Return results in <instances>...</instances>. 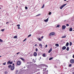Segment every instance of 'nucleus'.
<instances>
[{
	"instance_id": "f257e3e1",
	"label": "nucleus",
	"mask_w": 74,
	"mask_h": 74,
	"mask_svg": "<svg viewBox=\"0 0 74 74\" xmlns=\"http://www.w3.org/2000/svg\"><path fill=\"white\" fill-rule=\"evenodd\" d=\"M66 5H67L66 3L64 4L61 5V6L60 7V9H61V10H62V9H63V7H64Z\"/></svg>"
},
{
	"instance_id": "f03ea898",
	"label": "nucleus",
	"mask_w": 74,
	"mask_h": 74,
	"mask_svg": "<svg viewBox=\"0 0 74 74\" xmlns=\"http://www.w3.org/2000/svg\"><path fill=\"white\" fill-rule=\"evenodd\" d=\"M21 62L20 61H17V65H21Z\"/></svg>"
},
{
	"instance_id": "7ed1b4c3",
	"label": "nucleus",
	"mask_w": 74,
	"mask_h": 74,
	"mask_svg": "<svg viewBox=\"0 0 74 74\" xmlns=\"http://www.w3.org/2000/svg\"><path fill=\"white\" fill-rule=\"evenodd\" d=\"M55 34V33L54 32H51L49 34V36H54Z\"/></svg>"
},
{
	"instance_id": "20e7f679",
	"label": "nucleus",
	"mask_w": 74,
	"mask_h": 74,
	"mask_svg": "<svg viewBox=\"0 0 74 74\" xmlns=\"http://www.w3.org/2000/svg\"><path fill=\"white\" fill-rule=\"evenodd\" d=\"M13 62H10V60H9L8 61V62L7 63V64H12Z\"/></svg>"
},
{
	"instance_id": "39448f33",
	"label": "nucleus",
	"mask_w": 74,
	"mask_h": 74,
	"mask_svg": "<svg viewBox=\"0 0 74 74\" xmlns=\"http://www.w3.org/2000/svg\"><path fill=\"white\" fill-rule=\"evenodd\" d=\"M41 66H42V67H48V66L47 65L45 64H42L41 65H40Z\"/></svg>"
},
{
	"instance_id": "423d86ee",
	"label": "nucleus",
	"mask_w": 74,
	"mask_h": 74,
	"mask_svg": "<svg viewBox=\"0 0 74 74\" xmlns=\"http://www.w3.org/2000/svg\"><path fill=\"white\" fill-rule=\"evenodd\" d=\"M70 62L71 63H74V59L71 60Z\"/></svg>"
},
{
	"instance_id": "0eeeda50",
	"label": "nucleus",
	"mask_w": 74,
	"mask_h": 74,
	"mask_svg": "<svg viewBox=\"0 0 74 74\" xmlns=\"http://www.w3.org/2000/svg\"><path fill=\"white\" fill-rule=\"evenodd\" d=\"M66 26L64 25H63L62 26V29H66Z\"/></svg>"
},
{
	"instance_id": "6e6552de",
	"label": "nucleus",
	"mask_w": 74,
	"mask_h": 74,
	"mask_svg": "<svg viewBox=\"0 0 74 74\" xmlns=\"http://www.w3.org/2000/svg\"><path fill=\"white\" fill-rule=\"evenodd\" d=\"M37 52H34V56H37Z\"/></svg>"
},
{
	"instance_id": "1a4fd4ad",
	"label": "nucleus",
	"mask_w": 74,
	"mask_h": 74,
	"mask_svg": "<svg viewBox=\"0 0 74 74\" xmlns=\"http://www.w3.org/2000/svg\"><path fill=\"white\" fill-rule=\"evenodd\" d=\"M14 66H12L11 67V69L12 70H13L14 69Z\"/></svg>"
},
{
	"instance_id": "9d476101",
	"label": "nucleus",
	"mask_w": 74,
	"mask_h": 74,
	"mask_svg": "<svg viewBox=\"0 0 74 74\" xmlns=\"http://www.w3.org/2000/svg\"><path fill=\"white\" fill-rule=\"evenodd\" d=\"M66 49V46H64L62 48V49L63 50H64Z\"/></svg>"
},
{
	"instance_id": "9b49d317",
	"label": "nucleus",
	"mask_w": 74,
	"mask_h": 74,
	"mask_svg": "<svg viewBox=\"0 0 74 74\" xmlns=\"http://www.w3.org/2000/svg\"><path fill=\"white\" fill-rule=\"evenodd\" d=\"M39 47H40V48H41L42 47V45L41 44H40L39 45Z\"/></svg>"
},
{
	"instance_id": "f8f14e48",
	"label": "nucleus",
	"mask_w": 74,
	"mask_h": 74,
	"mask_svg": "<svg viewBox=\"0 0 74 74\" xmlns=\"http://www.w3.org/2000/svg\"><path fill=\"white\" fill-rule=\"evenodd\" d=\"M52 48H50L48 51L49 53H50V52H51L52 51Z\"/></svg>"
},
{
	"instance_id": "ddd939ff",
	"label": "nucleus",
	"mask_w": 74,
	"mask_h": 74,
	"mask_svg": "<svg viewBox=\"0 0 74 74\" xmlns=\"http://www.w3.org/2000/svg\"><path fill=\"white\" fill-rule=\"evenodd\" d=\"M69 42H67L66 43L65 46H66V47H68L69 46Z\"/></svg>"
},
{
	"instance_id": "4468645a",
	"label": "nucleus",
	"mask_w": 74,
	"mask_h": 74,
	"mask_svg": "<svg viewBox=\"0 0 74 74\" xmlns=\"http://www.w3.org/2000/svg\"><path fill=\"white\" fill-rule=\"evenodd\" d=\"M45 22H48V18L46 20H44Z\"/></svg>"
},
{
	"instance_id": "2eb2a0df",
	"label": "nucleus",
	"mask_w": 74,
	"mask_h": 74,
	"mask_svg": "<svg viewBox=\"0 0 74 74\" xmlns=\"http://www.w3.org/2000/svg\"><path fill=\"white\" fill-rule=\"evenodd\" d=\"M43 71H45L46 70H47V68H43Z\"/></svg>"
},
{
	"instance_id": "dca6fc26",
	"label": "nucleus",
	"mask_w": 74,
	"mask_h": 74,
	"mask_svg": "<svg viewBox=\"0 0 74 74\" xmlns=\"http://www.w3.org/2000/svg\"><path fill=\"white\" fill-rule=\"evenodd\" d=\"M73 30V28H72V27H71L69 29V31L70 32H71V31H72Z\"/></svg>"
},
{
	"instance_id": "f3484780",
	"label": "nucleus",
	"mask_w": 74,
	"mask_h": 74,
	"mask_svg": "<svg viewBox=\"0 0 74 74\" xmlns=\"http://www.w3.org/2000/svg\"><path fill=\"white\" fill-rule=\"evenodd\" d=\"M66 36L65 35L64 36H62L61 38H66Z\"/></svg>"
},
{
	"instance_id": "a211bd4d",
	"label": "nucleus",
	"mask_w": 74,
	"mask_h": 74,
	"mask_svg": "<svg viewBox=\"0 0 74 74\" xmlns=\"http://www.w3.org/2000/svg\"><path fill=\"white\" fill-rule=\"evenodd\" d=\"M66 50L68 51H69V47H67V48L66 49Z\"/></svg>"
},
{
	"instance_id": "6ab92c4d",
	"label": "nucleus",
	"mask_w": 74,
	"mask_h": 74,
	"mask_svg": "<svg viewBox=\"0 0 74 74\" xmlns=\"http://www.w3.org/2000/svg\"><path fill=\"white\" fill-rule=\"evenodd\" d=\"M42 56L43 57H46L45 54V53H44L43 54Z\"/></svg>"
},
{
	"instance_id": "aec40b11",
	"label": "nucleus",
	"mask_w": 74,
	"mask_h": 74,
	"mask_svg": "<svg viewBox=\"0 0 74 74\" xmlns=\"http://www.w3.org/2000/svg\"><path fill=\"white\" fill-rule=\"evenodd\" d=\"M55 46L56 47H59V44H55Z\"/></svg>"
},
{
	"instance_id": "412c9836",
	"label": "nucleus",
	"mask_w": 74,
	"mask_h": 74,
	"mask_svg": "<svg viewBox=\"0 0 74 74\" xmlns=\"http://www.w3.org/2000/svg\"><path fill=\"white\" fill-rule=\"evenodd\" d=\"M44 6H45V5L44 4H43L42 5V7L41 8H44Z\"/></svg>"
},
{
	"instance_id": "4be33fe9",
	"label": "nucleus",
	"mask_w": 74,
	"mask_h": 74,
	"mask_svg": "<svg viewBox=\"0 0 74 74\" xmlns=\"http://www.w3.org/2000/svg\"><path fill=\"white\" fill-rule=\"evenodd\" d=\"M20 59H21L23 61H25V60L23 58H21Z\"/></svg>"
},
{
	"instance_id": "5701e85b",
	"label": "nucleus",
	"mask_w": 74,
	"mask_h": 74,
	"mask_svg": "<svg viewBox=\"0 0 74 74\" xmlns=\"http://www.w3.org/2000/svg\"><path fill=\"white\" fill-rule=\"evenodd\" d=\"M69 45L70 46H71L72 45V43L71 42H70L69 43Z\"/></svg>"
},
{
	"instance_id": "b1692460",
	"label": "nucleus",
	"mask_w": 74,
	"mask_h": 74,
	"mask_svg": "<svg viewBox=\"0 0 74 74\" xmlns=\"http://www.w3.org/2000/svg\"><path fill=\"white\" fill-rule=\"evenodd\" d=\"M17 36H15L14 37V38H17Z\"/></svg>"
},
{
	"instance_id": "393cba45",
	"label": "nucleus",
	"mask_w": 74,
	"mask_h": 74,
	"mask_svg": "<svg viewBox=\"0 0 74 74\" xmlns=\"http://www.w3.org/2000/svg\"><path fill=\"white\" fill-rule=\"evenodd\" d=\"M53 59V57L50 58L49 59V60H52Z\"/></svg>"
},
{
	"instance_id": "a878e982",
	"label": "nucleus",
	"mask_w": 74,
	"mask_h": 74,
	"mask_svg": "<svg viewBox=\"0 0 74 74\" xmlns=\"http://www.w3.org/2000/svg\"><path fill=\"white\" fill-rule=\"evenodd\" d=\"M32 36L31 34H30V35H29L27 37V38H29V37H30V36Z\"/></svg>"
},
{
	"instance_id": "bb28decb",
	"label": "nucleus",
	"mask_w": 74,
	"mask_h": 74,
	"mask_svg": "<svg viewBox=\"0 0 74 74\" xmlns=\"http://www.w3.org/2000/svg\"><path fill=\"white\" fill-rule=\"evenodd\" d=\"M4 30H5V29H3L1 30V31H2V32H3L4 31Z\"/></svg>"
},
{
	"instance_id": "cd10ccee",
	"label": "nucleus",
	"mask_w": 74,
	"mask_h": 74,
	"mask_svg": "<svg viewBox=\"0 0 74 74\" xmlns=\"http://www.w3.org/2000/svg\"><path fill=\"white\" fill-rule=\"evenodd\" d=\"M51 14H52V13L51 12H50L49 13V15H51Z\"/></svg>"
},
{
	"instance_id": "c85d7f7f",
	"label": "nucleus",
	"mask_w": 74,
	"mask_h": 74,
	"mask_svg": "<svg viewBox=\"0 0 74 74\" xmlns=\"http://www.w3.org/2000/svg\"><path fill=\"white\" fill-rule=\"evenodd\" d=\"M40 15H41V14H38L37 15H36V16H39Z\"/></svg>"
},
{
	"instance_id": "c756f323",
	"label": "nucleus",
	"mask_w": 74,
	"mask_h": 74,
	"mask_svg": "<svg viewBox=\"0 0 74 74\" xmlns=\"http://www.w3.org/2000/svg\"><path fill=\"white\" fill-rule=\"evenodd\" d=\"M38 40H39V41H41V39L40 38H39L38 39Z\"/></svg>"
},
{
	"instance_id": "7c9ffc66",
	"label": "nucleus",
	"mask_w": 74,
	"mask_h": 74,
	"mask_svg": "<svg viewBox=\"0 0 74 74\" xmlns=\"http://www.w3.org/2000/svg\"><path fill=\"white\" fill-rule=\"evenodd\" d=\"M11 65H10L8 66V67H9V68H10L11 67Z\"/></svg>"
},
{
	"instance_id": "2f4dec72",
	"label": "nucleus",
	"mask_w": 74,
	"mask_h": 74,
	"mask_svg": "<svg viewBox=\"0 0 74 74\" xmlns=\"http://www.w3.org/2000/svg\"><path fill=\"white\" fill-rule=\"evenodd\" d=\"M25 10H27V7L25 6Z\"/></svg>"
},
{
	"instance_id": "473e14b6",
	"label": "nucleus",
	"mask_w": 74,
	"mask_h": 74,
	"mask_svg": "<svg viewBox=\"0 0 74 74\" xmlns=\"http://www.w3.org/2000/svg\"><path fill=\"white\" fill-rule=\"evenodd\" d=\"M0 42H3V40H1V39H0Z\"/></svg>"
},
{
	"instance_id": "72a5a7b5",
	"label": "nucleus",
	"mask_w": 74,
	"mask_h": 74,
	"mask_svg": "<svg viewBox=\"0 0 74 74\" xmlns=\"http://www.w3.org/2000/svg\"><path fill=\"white\" fill-rule=\"evenodd\" d=\"M33 54L31 53L30 54V56H33Z\"/></svg>"
},
{
	"instance_id": "f704fd0d",
	"label": "nucleus",
	"mask_w": 74,
	"mask_h": 74,
	"mask_svg": "<svg viewBox=\"0 0 74 74\" xmlns=\"http://www.w3.org/2000/svg\"><path fill=\"white\" fill-rule=\"evenodd\" d=\"M3 65H5V64H6V62L3 63Z\"/></svg>"
},
{
	"instance_id": "c9c22d12",
	"label": "nucleus",
	"mask_w": 74,
	"mask_h": 74,
	"mask_svg": "<svg viewBox=\"0 0 74 74\" xmlns=\"http://www.w3.org/2000/svg\"><path fill=\"white\" fill-rule=\"evenodd\" d=\"M66 26H69V24H67L66 25Z\"/></svg>"
},
{
	"instance_id": "e433bc0d",
	"label": "nucleus",
	"mask_w": 74,
	"mask_h": 74,
	"mask_svg": "<svg viewBox=\"0 0 74 74\" xmlns=\"http://www.w3.org/2000/svg\"><path fill=\"white\" fill-rule=\"evenodd\" d=\"M26 38L23 41V42H24V41H26Z\"/></svg>"
},
{
	"instance_id": "4c0bfd02",
	"label": "nucleus",
	"mask_w": 74,
	"mask_h": 74,
	"mask_svg": "<svg viewBox=\"0 0 74 74\" xmlns=\"http://www.w3.org/2000/svg\"><path fill=\"white\" fill-rule=\"evenodd\" d=\"M35 50H36V51L37 52L38 51V49H37V48H36L35 49Z\"/></svg>"
},
{
	"instance_id": "58836bf2",
	"label": "nucleus",
	"mask_w": 74,
	"mask_h": 74,
	"mask_svg": "<svg viewBox=\"0 0 74 74\" xmlns=\"http://www.w3.org/2000/svg\"><path fill=\"white\" fill-rule=\"evenodd\" d=\"M72 65H71V64H69V67H71V66Z\"/></svg>"
},
{
	"instance_id": "ea45409f",
	"label": "nucleus",
	"mask_w": 74,
	"mask_h": 74,
	"mask_svg": "<svg viewBox=\"0 0 74 74\" xmlns=\"http://www.w3.org/2000/svg\"><path fill=\"white\" fill-rule=\"evenodd\" d=\"M5 74H8V72L7 71H5Z\"/></svg>"
},
{
	"instance_id": "a19ab883",
	"label": "nucleus",
	"mask_w": 74,
	"mask_h": 74,
	"mask_svg": "<svg viewBox=\"0 0 74 74\" xmlns=\"http://www.w3.org/2000/svg\"><path fill=\"white\" fill-rule=\"evenodd\" d=\"M17 26H18V27H20V25H17Z\"/></svg>"
},
{
	"instance_id": "79ce46f5",
	"label": "nucleus",
	"mask_w": 74,
	"mask_h": 74,
	"mask_svg": "<svg viewBox=\"0 0 74 74\" xmlns=\"http://www.w3.org/2000/svg\"><path fill=\"white\" fill-rule=\"evenodd\" d=\"M60 26V25H57V27H59Z\"/></svg>"
},
{
	"instance_id": "37998d69",
	"label": "nucleus",
	"mask_w": 74,
	"mask_h": 74,
	"mask_svg": "<svg viewBox=\"0 0 74 74\" xmlns=\"http://www.w3.org/2000/svg\"><path fill=\"white\" fill-rule=\"evenodd\" d=\"M16 73H18V70H16Z\"/></svg>"
},
{
	"instance_id": "c03bdc74",
	"label": "nucleus",
	"mask_w": 74,
	"mask_h": 74,
	"mask_svg": "<svg viewBox=\"0 0 74 74\" xmlns=\"http://www.w3.org/2000/svg\"><path fill=\"white\" fill-rule=\"evenodd\" d=\"M37 45V44H36L34 45L35 47H36Z\"/></svg>"
},
{
	"instance_id": "a18cd8bd",
	"label": "nucleus",
	"mask_w": 74,
	"mask_h": 74,
	"mask_svg": "<svg viewBox=\"0 0 74 74\" xmlns=\"http://www.w3.org/2000/svg\"><path fill=\"white\" fill-rule=\"evenodd\" d=\"M20 52H18V53H17L16 54V55H18V54H19V53H20Z\"/></svg>"
},
{
	"instance_id": "49530a36",
	"label": "nucleus",
	"mask_w": 74,
	"mask_h": 74,
	"mask_svg": "<svg viewBox=\"0 0 74 74\" xmlns=\"http://www.w3.org/2000/svg\"><path fill=\"white\" fill-rule=\"evenodd\" d=\"M47 45H45V47L47 48Z\"/></svg>"
},
{
	"instance_id": "de8ad7c7",
	"label": "nucleus",
	"mask_w": 74,
	"mask_h": 74,
	"mask_svg": "<svg viewBox=\"0 0 74 74\" xmlns=\"http://www.w3.org/2000/svg\"><path fill=\"white\" fill-rule=\"evenodd\" d=\"M8 23H9V22H7L6 23L7 24Z\"/></svg>"
},
{
	"instance_id": "09e8293b",
	"label": "nucleus",
	"mask_w": 74,
	"mask_h": 74,
	"mask_svg": "<svg viewBox=\"0 0 74 74\" xmlns=\"http://www.w3.org/2000/svg\"><path fill=\"white\" fill-rule=\"evenodd\" d=\"M73 58H74V55H73Z\"/></svg>"
},
{
	"instance_id": "8fccbe9b",
	"label": "nucleus",
	"mask_w": 74,
	"mask_h": 74,
	"mask_svg": "<svg viewBox=\"0 0 74 74\" xmlns=\"http://www.w3.org/2000/svg\"><path fill=\"white\" fill-rule=\"evenodd\" d=\"M18 29H20V27H18Z\"/></svg>"
},
{
	"instance_id": "3c124183",
	"label": "nucleus",
	"mask_w": 74,
	"mask_h": 74,
	"mask_svg": "<svg viewBox=\"0 0 74 74\" xmlns=\"http://www.w3.org/2000/svg\"><path fill=\"white\" fill-rule=\"evenodd\" d=\"M38 54H41V53H40V52L39 53H38Z\"/></svg>"
},
{
	"instance_id": "603ef678",
	"label": "nucleus",
	"mask_w": 74,
	"mask_h": 74,
	"mask_svg": "<svg viewBox=\"0 0 74 74\" xmlns=\"http://www.w3.org/2000/svg\"><path fill=\"white\" fill-rule=\"evenodd\" d=\"M64 1H67V0H64Z\"/></svg>"
},
{
	"instance_id": "864d4df0",
	"label": "nucleus",
	"mask_w": 74,
	"mask_h": 74,
	"mask_svg": "<svg viewBox=\"0 0 74 74\" xmlns=\"http://www.w3.org/2000/svg\"><path fill=\"white\" fill-rule=\"evenodd\" d=\"M40 59H41V57H40Z\"/></svg>"
},
{
	"instance_id": "5fc2aeb1",
	"label": "nucleus",
	"mask_w": 74,
	"mask_h": 74,
	"mask_svg": "<svg viewBox=\"0 0 74 74\" xmlns=\"http://www.w3.org/2000/svg\"><path fill=\"white\" fill-rule=\"evenodd\" d=\"M41 38H43V36H42Z\"/></svg>"
},
{
	"instance_id": "6e6d98bb",
	"label": "nucleus",
	"mask_w": 74,
	"mask_h": 74,
	"mask_svg": "<svg viewBox=\"0 0 74 74\" xmlns=\"http://www.w3.org/2000/svg\"><path fill=\"white\" fill-rule=\"evenodd\" d=\"M13 66H14V64H13Z\"/></svg>"
},
{
	"instance_id": "4d7b16f0",
	"label": "nucleus",
	"mask_w": 74,
	"mask_h": 74,
	"mask_svg": "<svg viewBox=\"0 0 74 74\" xmlns=\"http://www.w3.org/2000/svg\"><path fill=\"white\" fill-rule=\"evenodd\" d=\"M66 2L67 3H68V2H69V1H67Z\"/></svg>"
},
{
	"instance_id": "13d9d810",
	"label": "nucleus",
	"mask_w": 74,
	"mask_h": 74,
	"mask_svg": "<svg viewBox=\"0 0 74 74\" xmlns=\"http://www.w3.org/2000/svg\"><path fill=\"white\" fill-rule=\"evenodd\" d=\"M1 56H0V58H1Z\"/></svg>"
},
{
	"instance_id": "bf43d9fd",
	"label": "nucleus",
	"mask_w": 74,
	"mask_h": 74,
	"mask_svg": "<svg viewBox=\"0 0 74 74\" xmlns=\"http://www.w3.org/2000/svg\"><path fill=\"white\" fill-rule=\"evenodd\" d=\"M37 74H40V73H37Z\"/></svg>"
},
{
	"instance_id": "052dcab7",
	"label": "nucleus",
	"mask_w": 74,
	"mask_h": 74,
	"mask_svg": "<svg viewBox=\"0 0 74 74\" xmlns=\"http://www.w3.org/2000/svg\"><path fill=\"white\" fill-rule=\"evenodd\" d=\"M0 9H1V8H0Z\"/></svg>"
},
{
	"instance_id": "680f3d73",
	"label": "nucleus",
	"mask_w": 74,
	"mask_h": 74,
	"mask_svg": "<svg viewBox=\"0 0 74 74\" xmlns=\"http://www.w3.org/2000/svg\"><path fill=\"white\" fill-rule=\"evenodd\" d=\"M65 21V22H66V20H65V21Z\"/></svg>"
},
{
	"instance_id": "e2e57ef3",
	"label": "nucleus",
	"mask_w": 74,
	"mask_h": 74,
	"mask_svg": "<svg viewBox=\"0 0 74 74\" xmlns=\"http://www.w3.org/2000/svg\"><path fill=\"white\" fill-rule=\"evenodd\" d=\"M47 73H48V70L47 71Z\"/></svg>"
},
{
	"instance_id": "0e129e2a",
	"label": "nucleus",
	"mask_w": 74,
	"mask_h": 74,
	"mask_svg": "<svg viewBox=\"0 0 74 74\" xmlns=\"http://www.w3.org/2000/svg\"><path fill=\"white\" fill-rule=\"evenodd\" d=\"M13 25V24H12V25Z\"/></svg>"
},
{
	"instance_id": "69168bd1",
	"label": "nucleus",
	"mask_w": 74,
	"mask_h": 74,
	"mask_svg": "<svg viewBox=\"0 0 74 74\" xmlns=\"http://www.w3.org/2000/svg\"><path fill=\"white\" fill-rule=\"evenodd\" d=\"M34 63H35V62H34Z\"/></svg>"
}]
</instances>
